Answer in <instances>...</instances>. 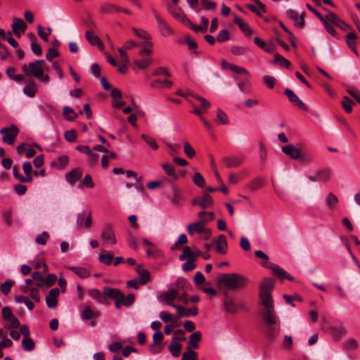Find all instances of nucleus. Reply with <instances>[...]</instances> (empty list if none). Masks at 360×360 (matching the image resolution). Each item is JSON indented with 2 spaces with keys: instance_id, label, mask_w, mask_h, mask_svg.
<instances>
[{
  "instance_id": "nucleus-1",
  "label": "nucleus",
  "mask_w": 360,
  "mask_h": 360,
  "mask_svg": "<svg viewBox=\"0 0 360 360\" xmlns=\"http://www.w3.org/2000/svg\"><path fill=\"white\" fill-rule=\"evenodd\" d=\"M248 283L247 277L237 274H223L219 278V283L226 289L236 291L244 288Z\"/></svg>"
},
{
  "instance_id": "nucleus-2",
  "label": "nucleus",
  "mask_w": 360,
  "mask_h": 360,
  "mask_svg": "<svg viewBox=\"0 0 360 360\" xmlns=\"http://www.w3.org/2000/svg\"><path fill=\"white\" fill-rule=\"evenodd\" d=\"M45 65V60H37L28 65H22L21 69L25 77H34L43 83H48L50 77L47 74H44Z\"/></svg>"
},
{
  "instance_id": "nucleus-3",
  "label": "nucleus",
  "mask_w": 360,
  "mask_h": 360,
  "mask_svg": "<svg viewBox=\"0 0 360 360\" xmlns=\"http://www.w3.org/2000/svg\"><path fill=\"white\" fill-rule=\"evenodd\" d=\"M275 285V281L271 278H264L259 284V298L260 303L274 302L271 292Z\"/></svg>"
},
{
  "instance_id": "nucleus-4",
  "label": "nucleus",
  "mask_w": 360,
  "mask_h": 360,
  "mask_svg": "<svg viewBox=\"0 0 360 360\" xmlns=\"http://www.w3.org/2000/svg\"><path fill=\"white\" fill-rule=\"evenodd\" d=\"M262 308L260 309V314L266 324L277 323L278 319L276 315L274 302H265L260 303Z\"/></svg>"
},
{
  "instance_id": "nucleus-5",
  "label": "nucleus",
  "mask_w": 360,
  "mask_h": 360,
  "mask_svg": "<svg viewBox=\"0 0 360 360\" xmlns=\"http://www.w3.org/2000/svg\"><path fill=\"white\" fill-rule=\"evenodd\" d=\"M0 134L3 135L2 140L4 143L13 145L18 134L19 129L15 124L11 125L9 127H4L0 130Z\"/></svg>"
},
{
  "instance_id": "nucleus-6",
  "label": "nucleus",
  "mask_w": 360,
  "mask_h": 360,
  "mask_svg": "<svg viewBox=\"0 0 360 360\" xmlns=\"http://www.w3.org/2000/svg\"><path fill=\"white\" fill-rule=\"evenodd\" d=\"M263 266L268 268L271 269L274 274L278 277L280 279H284L286 278L288 281H294V278L290 276L289 274L287 273L286 271H285L283 268L280 267L278 265L271 263V262H266L262 264Z\"/></svg>"
},
{
  "instance_id": "nucleus-7",
  "label": "nucleus",
  "mask_w": 360,
  "mask_h": 360,
  "mask_svg": "<svg viewBox=\"0 0 360 360\" xmlns=\"http://www.w3.org/2000/svg\"><path fill=\"white\" fill-rule=\"evenodd\" d=\"M179 295V291L174 288H170L168 290L162 292L158 300L160 302H163L167 305L173 307L175 304L172 302L176 299Z\"/></svg>"
},
{
  "instance_id": "nucleus-8",
  "label": "nucleus",
  "mask_w": 360,
  "mask_h": 360,
  "mask_svg": "<svg viewBox=\"0 0 360 360\" xmlns=\"http://www.w3.org/2000/svg\"><path fill=\"white\" fill-rule=\"evenodd\" d=\"M192 205H198L202 209L209 208L213 205V199L207 191H203L202 196L196 197L193 199Z\"/></svg>"
},
{
  "instance_id": "nucleus-9",
  "label": "nucleus",
  "mask_w": 360,
  "mask_h": 360,
  "mask_svg": "<svg viewBox=\"0 0 360 360\" xmlns=\"http://www.w3.org/2000/svg\"><path fill=\"white\" fill-rule=\"evenodd\" d=\"M101 239L104 244L114 245L116 243V238L110 225L104 226L101 233Z\"/></svg>"
},
{
  "instance_id": "nucleus-10",
  "label": "nucleus",
  "mask_w": 360,
  "mask_h": 360,
  "mask_svg": "<svg viewBox=\"0 0 360 360\" xmlns=\"http://www.w3.org/2000/svg\"><path fill=\"white\" fill-rule=\"evenodd\" d=\"M152 12L158 22V28L163 36H169L173 34V31L169 25L161 18L158 11L152 9Z\"/></svg>"
},
{
  "instance_id": "nucleus-11",
  "label": "nucleus",
  "mask_w": 360,
  "mask_h": 360,
  "mask_svg": "<svg viewBox=\"0 0 360 360\" xmlns=\"http://www.w3.org/2000/svg\"><path fill=\"white\" fill-rule=\"evenodd\" d=\"M223 304L224 310L229 314H234L239 310V307L236 304L235 300L227 292L224 293Z\"/></svg>"
},
{
  "instance_id": "nucleus-12",
  "label": "nucleus",
  "mask_w": 360,
  "mask_h": 360,
  "mask_svg": "<svg viewBox=\"0 0 360 360\" xmlns=\"http://www.w3.org/2000/svg\"><path fill=\"white\" fill-rule=\"evenodd\" d=\"M77 225L79 228L84 226L86 229H89L92 224L91 212L86 213L83 211L78 214L76 220Z\"/></svg>"
},
{
  "instance_id": "nucleus-13",
  "label": "nucleus",
  "mask_w": 360,
  "mask_h": 360,
  "mask_svg": "<svg viewBox=\"0 0 360 360\" xmlns=\"http://www.w3.org/2000/svg\"><path fill=\"white\" fill-rule=\"evenodd\" d=\"M287 17L293 20L295 26L298 28H303L304 26V15L305 13L302 12L300 15L298 13L292 9H289L286 11Z\"/></svg>"
},
{
  "instance_id": "nucleus-14",
  "label": "nucleus",
  "mask_w": 360,
  "mask_h": 360,
  "mask_svg": "<svg viewBox=\"0 0 360 360\" xmlns=\"http://www.w3.org/2000/svg\"><path fill=\"white\" fill-rule=\"evenodd\" d=\"M208 222L207 219H200L196 223L189 224L187 226V231L190 235H193L195 233H201L204 231L205 226Z\"/></svg>"
},
{
  "instance_id": "nucleus-15",
  "label": "nucleus",
  "mask_w": 360,
  "mask_h": 360,
  "mask_svg": "<svg viewBox=\"0 0 360 360\" xmlns=\"http://www.w3.org/2000/svg\"><path fill=\"white\" fill-rule=\"evenodd\" d=\"M243 162V158L237 155L225 156L221 158V162L228 168L238 167Z\"/></svg>"
},
{
  "instance_id": "nucleus-16",
  "label": "nucleus",
  "mask_w": 360,
  "mask_h": 360,
  "mask_svg": "<svg viewBox=\"0 0 360 360\" xmlns=\"http://www.w3.org/2000/svg\"><path fill=\"white\" fill-rule=\"evenodd\" d=\"M60 290L57 288L51 289L45 298L46 303L49 308H55L58 305V297Z\"/></svg>"
},
{
  "instance_id": "nucleus-17",
  "label": "nucleus",
  "mask_w": 360,
  "mask_h": 360,
  "mask_svg": "<svg viewBox=\"0 0 360 360\" xmlns=\"http://www.w3.org/2000/svg\"><path fill=\"white\" fill-rule=\"evenodd\" d=\"M27 29V25L23 21V20L20 18H14L13 22L12 25V30L14 33V34L18 37H20L21 35L25 32Z\"/></svg>"
},
{
  "instance_id": "nucleus-18",
  "label": "nucleus",
  "mask_w": 360,
  "mask_h": 360,
  "mask_svg": "<svg viewBox=\"0 0 360 360\" xmlns=\"http://www.w3.org/2000/svg\"><path fill=\"white\" fill-rule=\"evenodd\" d=\"M212 244L215 245L216 251L218 253L224 255L226 253L227 241L224 235H220L217 239L212 240Z\"/></svg>"
},
{
  "instance_id": "nucleus-19",
  "label": "nucleus",
  "mask_w": 360,
  "mask_h": 360,
  "mask_svg": "<svg viewBox=\"0 0 360 360\" xmlns=\"http://www.w3.org/2000/svg\"><path fill=\"white\" fill-rule=\"evenodd\" d=\"M285 94L288 96L290 101L294 105H297L299 108L304 111H307V105L297 96V95L290 89L285 90Z\"/></svg>"
},
{
  "instance_id": "nucleus-20",
  "label": "nucleus",
  "mask_w": 360,
  "mask_h": 360,
  "mask_svg": "<svg viewBox=\"0 0 360 360\" xmlns=\"http://www.w3.org/2000/svg\"><path fill=\"white\" fill-rule=\"evenodd\" d=\"M330 331L335 340H340L347 333V329L342 322H340V324L336 326H330Z\"/></svg>"
},
{
  "instance_id": "nucleus-21",
  "label": "nucleus",
  "mask_w": 360,
  "mask_h": 360,
  "mask_svg": "<svg viewBox=\"0 0 360 360\" xmlns=\"http://www.w3.org/2000/svg\"><path fill=\"white\" fill-rule=\"evenodd\" d=\"M82 169L75 168L65 175V180L70 185H73L76 181L80 179L82 176Z\"/></svg>"
},
{
  "instance_id": "nucleus-22",
  "label": "nucleus",
  "mask_w": 360,
  "mask_h": 360,
  "mask_svg": "<svg viewBox=\"0 0 360 360\" xmlns=\"http://www.w3.org/2000/svg\"><path fill=\"white\" fill-rule=\"evenodd\" d=\"M266 335L271 341H274L279 334L280 327L277 323L266 324Z\"/></svg>"
},
{
  "instance_id": "nucleus-23",
  "label": "nucleus",
  "mask_w": 360,
  "mask_h": 360,
  "mask_svg": "<svg viewBox=\"0 0 360 360\" xmlns=\"http://www.w3.org/2000/svg\"><path fill=\"white\" fill-rule=\"evenodd\" d=\"M281 150L283 153L293 160H298L299 157H300V153L301 150H299L292 144H288L287 146H282Z\"/></svg>"
},
{
  "instance_id": "nucleus-24",
  "label": "nucleus",
  "mask_w": 360,
  "mask_h": 360,
  "mask_svg": "<svg viewBox=\"0 0 360 360\" xmlns=\"http://www.w3.org/2000/svg\"><path fill=\"white\" fill-rule=\"evenodd\" d=\"M37 85L33 79L27 80V84L23 88V93L30 98H33L37 92Z\"/></svg>"
},
{
  "instance_id": "nucleus-25",
  "label": "nucleus",
  "mask_w": 360,
  "mask_h": 360,
  "mask_svg": "<svg viewBox=\"0 0 360 360\" xmlns=\"http://www.w3.org/2000/svg\"><path fill=\"white\" fill-rule=\"evenodd\" d=\"M32 164L30 162H25L22 165V169L25 174V176H19V181L22 183L30 182L32 180Z\"/></svg>"
},
{
  "instance_id": "nucleus-26",
  "label": "nucleus",
  "mask_w": 360,
  "mask_h": 360,
  "mask_svg": "<svg viewBox=\"0 0 360 360\" xmlns=\"http://www.w3.org/2000/svg\"><path fill=\"white\" fill-rule=\"evenodd\" d=\"M299 157L300 162L303 165H309L314 160L315 156L311 151L306 149L301 150Z\"/></svg>"
},
{
  "instance_id": "nucleus-27",
  "label": "nucleus",
  "mask_w": 360,
  "mask_h": 360,
  "mask_svg": "<svg viewBox=\"0 0 360 360\" xmlns=\"http://www.w3.org/2000/svg\"><path fill=\"white\" fill-rule=\"evenodd\" d=\"M99 315L98 311L92 310L89 306H86L81 311V317L84 321L96 319Z\"/></svg>"
},
{
  "instance_id": "nucleus-28",
  "label": "nucleus",
  "mask_w": 360,
  "mask_h": 360,
  "mask_svg": "<svg viewBox=\"0 0 360 360\" xmlns=\"http://www.w3.org/2000/svg\"><path fill=\"white\" fill-rule=\"evenodd\" d=\"M118 10H120V6L110 2H105L100 7V12L102 14H110L113 12H118Z\"/></svg>"
},
{
  "instance_id": "nucleus-29",
  "label": "nucleus",
  "mask_w": 360,
  "mask_h": 360,
  "mask_svg": "<svg viewBox=\"0 0 360 360\" xmlns=\"http://www.w3.org/2000/svg\"><path fill=\"white\" fill-rule=\"evenodd\" d=\"M234 23L238 25L241 31L245 35L250 37L252 34V30L249 27L248 24L244 22L243 20L239 17H236L233 20Z\"/></svg>"
},
{
  "instance_id": "nucleus-30",
  "label": "nucleus",
  "mask_w": 360,
  "mask_h": 360,
  "mask_svg": "<svg viewBox=\"0 0 360 360\" xmlns=\"http://www.w3.org/2000/svg\"><path fill=\"white\" fill-rule=\"evenodd\" d=\"M201 340V333L199 331H196L190 335V340L188 342V347L189 349H197L199 347V342Z\"/></svg>"
},
{
  "instance_id": "nucleus-31",
  "label": "nucleus",
  "mask_w": 360,
  "mask_h": 360,
  "mask_svg": "<svg viewBox=\"0 0 360 360\" xmlns=\"http://www.w3.org/2000/svg\"><path fill=\"white\" fill-rule=\"evenodd\" d=\"M6 72L7 76L9 77V79H11V80H13L18 83H20L24 80V77H25L24 74L23 75H20V74L16 75L15 74L16 69L13 67L7 68Z\"/></svg>"
},
{
  "instance_id": "nucleus-32",
  "label": "nucleus",
  "mask_w": 360,
  "mask_h": 360,
  "mask_svg": "<svg viewBox=\"0 0 360 360\" xmlns=\"http://www.w3.org/2000/svg\"><path fill=\"white\" fill-rule=\"evenodd\" d=\"M326 205L330 210H333L336 208L338 198L333 193H329L325 200Z\"/></svg>"
},
{
  "instance_id": "nucleus-33",
  "label": "nucleus",
  "mask_w": 360,
  "mask_h": 360,
  "mask_svg": "<svg viewBox=\"0 0 360 360\" xmlns=\"http://www.w3.org/2000/svg\"><path fill=\"white\" fill-rule=\"evenodd\" d=\"M86 40L92 45V46H98V47H103V44L102 43L100 38L94 34V33L88 30L85 33Z\"/></svg>"
},
{
  "instance_id": "nucleus-34",
  "label": "nucleus",
  "mask_w": 360,
  "mask_h": 360,
  "mask_svg": "<svg viewBox=\"0 0 360 360\" xmlns=\"http://www.w3.org/2000/svg\"><path fill=\"white\" fill-rule=\"evenodd\" d=\"M136 271L140 276L139 283L142 285L146 284L150 280V273L148 270L144 269L141 265L136 267Z\"/></svg>"
},
{
  "instance_id": "nucleus-35",
  "label": "nucleus",
  "mask_w": 360,
  "mask_h": 360,
  "mask_svg": "<svg viewBox=\"0 0 360 360\" xmlns=\"http://www.w3.org/2000/svg\"><path fill=\"white\" fill-rule=\"evenodd\" d=\"M104 295L106 297L116 300L120 298L124 295L120 290L117 288H112L110 287H105L103 289Z\"/></svg>"
},
{
  "instance_id": "nucleus-36",
  "label": "nucleus",
  "mask_w": 360,
  "mask_h": 360,
  "mask_svg": "<svg viewBox=\"0 0 360 360\" xmlns=\"http://www.w3.org/2000/svg\"><path fill=\"white\" fill-rule=\"evenodd\" d=\"M215 122L218 124H228L229 119L226 114L221 109L217 110V119Z\"/></svg>"
},
{
  "instance_id": "nucleus-37",
  "label": "nucleus",
  "mask_w": 360,
  "mask_h": 360,
  "mask_svg": "<svg viewBox=\"0 0 360 360\" xmlns=\"http://www.w3.org/2000/svg\"><path fill=\"white\" fill-rule=\"evenodd\" d=\"M88 294L92 298L96 300L100 303L105 302V297L102 293L97 289H91L88 291Z\"/></svg>"
},
{
  "instance_id": "nucleus-38",
  "label": "nucleus",
  "mask_w": 360,
  "mask_h": 360,
  "mask_svg": "<svg viewBox=\"0 0 360 360\" xmlns=\"http://www.w3.org/2000/svg\"><path fill=\"white\" fill-rule=\"evenodd\" d=\"M141 138L153 150H156L158 149L159 146L154 138L144 134H141Z\"/></svg>"
},
{
  "instance_id": "nucleus-39",
  "label": "nucleus",
  "mask_w": 360,
  "mask_h": 360,
  "mask_svg": "<svg viewBox=\"0 0 360 360\" xmlns=\"http://www.w3.org/2000/svg\"><path fill=\"white\" fill-rule=\"evenodd\" d=\"M316 173L319 181H328L331 176V171L329 169H321L318 171Z\"/></svg>"
},
{
  "instance_id": "nucleus-40",
  "label": "nucleus",
  "mask_w": 360,
  "mask_h": 360,
  "mask_svg": "<svg viewBox=\"0 0 360 360\" xmlns=\"http://www.w3.org/2000/svg\"><path fill=\"white\" fill-rule=\"evenodd\" d=\"M63 115L69 121L75 120L78 116L71 108L68 106L63 108Z\"/></svg>"
},
{
  "instance_id": "nucleus-41",
  "label": "nucleus",
  "mask_w": 360,
  "mask_h": 360,
  "mask_svg": "<svg viewBox=\"0 0 360 360\" xmlns=\"http://www.w3.org/2000/svg\"><path fill=\"white\" fill-rule=\"evenodd\" d=\"M141 46L143 47L142 49L139 51L140 55H150L152 52L153 43L150 41H146L141 44Z\"/></svg>"
},
{
  "instance_id": "nucleus-42",
  "label": "nucleus",
  "mask_w": 360,
  "mask_h": 360,
  "mask_svg": "<svg viewBox=\"0 0 360 360\" xmlns=\"http://www.w3.org/2000/svg\"><path fill=\"white\" fill-rule=\"evenodd\" d=\"M323 19L326 23H333L335 25L340 22L339 17L333 12H329L325 17L323 16Z\"/></svg>"
},
{
  "instance_id": "nucleus-43",
  "label": "nucleus",
  "mask_w": 360,
  "mask_h": 360,
  "mask_svg": "<svg viewBox=\"0 0 360 360\" xmlns=\"http://www.w3.org/2000/svg\"><path fill=\"white\" fill-rule=\"evenodd\" d=\"M32 278L34 281L35 285L39 288L44 286V276L39 271H34L32 274Z\"/></svg>"
},
{
  "instance_id": "nucleus-44",
  "label": "nucleus",
  "mask_w": 360,
  "mask_h": 360,
  "mask_svg": "<svg viewBox=\"0 0 360 360\" xmlns=\"http://www.w3.org/2000/svg\"><path fill=\"white\" fill-rule=\"evenodd\" d=\"M70 269L77 274L79 277L82 278H87L90 274L89 272L84 268L78 267V266H72L70 267Z\"/></svg>"
},
{
  "instance_id": "nucleus-45",
  "label": "nucleus",
  "mask_w": 360,
  "mask_h": 360,
  "mask_svg": "<svg viewBox=\"0 0 360 360\" xmlns=\"http://www.w3.org/2000/svg\"><path fill=\"white\" fill-rule=\"evenodd\" d=\"M22 347L25 351H31L34 348L35 344L30 338H24L22 340Z\"/></svg>"
},
{
  "instance_id": "nucleus-46",
  "label": "nucleus",
  "mask_w": 360,
  "mask_h": 360,
  "mask_svg": "<svg viewBox=\"0 0 360 360\" xmlns=\"http://www.w3.org/2000/svg\"><path fill=\"white\" fill-rule=\"evenodd\" d=\"M133 32L139 38L145 39L146 41H150L151 36L149 33L143 30H138L136 27H132Z\"/></svg>"
},
{
  "instance_id": "nucleus-47",
  "label": "nucleus",
  "mask_w": 360,
  "mask_h": 360,
  "mask_svg": "<svg viewBox=\"0 0 360 360\" xmlns=\"http://www.w3.org/2000/svg\"><path fill=\"white\" fill-rule=\"evenodd\" d=\"M172 85V82L169 80H160V79H156L155 81H153L152 83H151V86L153 87H155V88H158V87H167V88H170Z\"/></svg>"
},
{
  "instance_id": "nucleus-48",
  "label": "nucleus",
  "mask_w": 360,
  "mask_h": 360,
  "mask_svg": "<svg viewBox=\"0 0 360 360\" xmlns=\"http://www.w3.org/2000/svg\"><path fill=\"white\" fill-rule=\"evenodd\" d=\"M198 359V354L189 349L187 348V351L184 352L182 354L181 360H197Z\"/></svg>"
},
{
  "instance_id": "nucleus-49",
  "label": "nucleus",
  "mask_w": 360,
  "mask_h": 360,
  "mask_svg": "<svg viewBox=\"0 0 360 360\" xmlns=\"http://www.w3.org/2000/svg\"><path fill=\"white\" fill-rule=\"evenodd\" d=\"M274 62L283 68H289L290 65V62L280 54L275 55Z\"/></svg>"
},
{
  "instance_id": "nucleus-50",
  "label": "nucleus",
  "mask_w": 360,
  "mask_h": 360,
  "mask_svg": "<svg viewBox=\"0 0 360 360\" xmlns=\"http://www.w3.org/2000/svg\"><path fill=\"white\" fill-rule=\"evenodd\" d=\"M162 167L165 170V172L167 173V175L172 176L175 179H176L178 178V176L174 172V167L171 164L163 163L162 165Z\"/></svg>"
},
{
  "instance_id": "nucleus-51",
  "label": "nucleus",
  "mask_w": 360,
  "mask_h": 360,
  "mask_svg": "<svg viewBox=\"0 0 360 360\" xmlns=\"http://www.w3.org/2000/svg\"><path fill=\"white\" fill-rule=\"evenodd\" d=\"M249 52V49L245 46H234L231 48V53L236 56H241L247 54Z\"/></svg>"
},
{
  "instance_id": "nucleus-52",
  "label": "nucleus",
  "mask_w": 360,
  "mask_h": 360,
  "mask_svg": "<svg viewBox=\"0 0 360 360\" xmlns=\"http://www.w3.org/2000/svg\"><path fill=\"white\" fill-rule=\"evenodd\" d=\"M358 347V342L356 340L351 338L344 343V349L346 351L354 350Z\"/></svg>"
},
{
  "instance_id": "nucleus-53",
  "label": "nucleus",
  "mask_w": 360,
  "mask_h": 360,
  "mask_svg": "<svg viewBox=\"0 0 360 360\" xmlns=\"http://www.w3.org/2000/svg\"><path fill=\"white\" fill-rule=\"evenodd\" d=\"M172 190L174 193V197L172 199V202L173 204L176 205H180L181 202L182 200V195L181 194V192L174 186L172 187Z\"/></svg>"
},
{
  "instance_id": "nucleus-54",
  "label": "nucleus",
  "mask_w": 360,
  "mask_h": 360,
  "mask_svg": "<svg viewBox=\"0 0 360 360\" xmlns=\"http://www.w3.org/2000/svg\"><path fill=\"white\" fill-rule=\"evenodd\" d=\"M181 345L176 342H173L169 346V349L174 356H178L180 354L181 350Z\"/></svg>"
},
{
  "instance_id": "nucleus-55",
  "label": "nucleus",
  "mask_w": 360,
  "mask_h": 360,
  "mask_svg": "<svg viewBox=\"0 0 360 360\" xmlns=\"http://www.w3.org/2000/svg\"><path fill=\"white\" fill-rule=\"evenodd\" d=\"M193 181L194 184L199 187L202 188L205 186V179L198 172H195L193 177Z\"/></svg>"
},
{
  "instance_id": "nucleus-56",
  "label": "nucleus",
  "mask_w": 360,
  "mask_h": 360,
  "mask_svg": "<svg viewBox=\"0 0 360 360\" xmlns=\"http://www.w3.org/2000/svg\"><path fill=\"white\" fill-rule=\"evenodd\" d=\"M353 101L347 96H345L343 98V101L342 102V108L344 110L349 113L352 111V105Z\"/></svg>"
},
{
  "instance_id": "nucleus-57",
  "label": "nucleus",
  "mask_w": 360,
  "mask_h": 360,
  "mask_svg": "<svg viewBox=\"0 0 360 360\" xmlns=\"http://www.w3.org/2000/svg\"><path fill=\"white\" fill-rule=\"evenodd\" d=\"M193 252L189 246H185L182 254L179 256V259L181 261L187 259H192Z\"/></svg>"
},
{
  "instance_id": "nucleus-58",
  "label": "nucleus",
  "mask_w": 360,
  "mask_h": 360,
  "mask_svg": "<svg viewBox=\"0 0 360 360\" xmlns=\"http://www.w3.org/2000/svg\"><path fill=\"white\" fill-rule=\"evenodd\" d=\"M99 260L101 262L110 265L113 260V255L110 253L102 254L99 255Z\"/></svg>"
},
{
  "instance_id": "nucleus-59",
  "label": "nucleus",
  "mask_w": 360,
  "mask_h": 360,
  "mask_svg": "<svg viewBox=\"0 0 360 360\" xmlns=\"http://www.w3.org/2000/svg\"><path fill=\"white\" fill-rule=\"evenodd\" d=\"M57 281L56 275L49 274L46 277H44V285L52 286Z\"/></svg>"
},
{
  "instance_id": "nucleus-60",
  "label": "nucleus",
  "mask_w": 360,
  "mask_h": 360,
  "mask_svg": "<svg viewBox=\"0 0 360 360\" xmlns=\"http://www.w3.org/2000/svg\"><path fill=\"white\" fill-rule=\"evenodd\" d=\"M152 63L151 58H145L142 60H136L134 61L136 65H137L141 69H144L148 67Z\"/></svg>"
},
{
  "instance_id": "nucleus-61",
  "label": "nucleus",
  "mask_w": 360,
  "mask_h": 360,
  "mask_svg": "<svg viewBox=\"0 0 360 360\" xmlns=\"http://www.w3.org/2000/svg\"><path fill=\"white\" fill-rule=\"evenodd\" d=\"M49 238V233L46 231H43L40 235L36 237L35 241L37 244L45 245Z\"/></svg>"
},
{
  "instance_id": "nucleus-62",
  "label": "nucleus",
  "mask_w": 360,
  "mask_h": 360,
  "mask_svg": "<svg viewBox=\"0 0 360 360\" xmlns=\"http://www.w3.org/2000/svg\"><path fill=\"white\" fill-rule=\"evenodd\" d=\"M184 150L185 154L190 158L194 157L195 155V150L188 142L184 143Z\"/></svg>"
},
{
  "instance_id": "nucleus-63",
  "label": "nucleus",
  "mask_w": 360,
  "mask_h": 360,
  "mask_svg": "<svg viewBox=\"0 0 360 360\" xmlns=\"http://www.w3.org/2000/svg\"><path fill=\"white\" fill-rule=\"evenodd\" d=\"M201 6L202 8L205 10H212L215 11L217 8V4L214 1H209L208 0L206 1H201Z\"/></svg>"
},
{
  "instance_id": "nucleus-64",
  "label": "nucleus",
  "mask_w": 360,
  "mask_h": 360,
  "mask_svg": "<svg viewBox=\"0 0 360 360\" xmlns=\"http://www.w3.org/2000/svg\"><path fill=\"white\" fill-rule=\"evenodd\" d=\"M2 316L6 321H8L11 319H12L14 316V315L10 307H4L2 309Z\"/></svg>"
}]
</instances>
